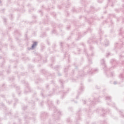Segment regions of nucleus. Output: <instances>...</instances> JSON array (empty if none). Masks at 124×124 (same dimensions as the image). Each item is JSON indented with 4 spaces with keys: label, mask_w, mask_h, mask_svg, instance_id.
<instances>
[{
    "label": "nucleus",
    "mask_w": 124,
    "mask_h": 124,
    "mask_svg": "<svg viewBox=\"0 0 124 124\" xmlns=\"http://www.w3.org/2000/svg\"><path fill=\"white\" fill-rule=\"evenodd\" d=\"M101 64H102V65L104 66L105 68H103L104 69H106V65L105 64V61H104V59L101 60ZM105 71H106L105 70Z\"/></svg>",
    "instance_id": "obj_1"
},
{
    "label": "nucleus",
    "mask_w": 124,
    "mask_h": 124,
    "mask_svg": "<svg viewBox=\"0 0 124 124\" xmlns=\"http://www.w3.org/2000/svg\"><path fill=\"white\" fill-rule=\"evenodd\" d=\"M36 45H37V42H34L33 43V44H32V46H31V48H32V49H33V48H34V47H35V46H36Z\"/></svg>",
    "instance_id": "obj_2"
},
{
    "label": "nucleus",
    "mask_w": 124,
    "mask_h": 124,
    "mask_svg": "<svg viewBox=\"0 0 124 124\" xmlns=\"http://www.w3.org/2000/svg\"><path fill=\"white\" fill-rule=\"evenodd\" d=\"M121 44H122V43H120L119 44H116V45H115V47L116 48H120L119 45H121Z\"/></svg>",
    "instance_id": "obj_3"
},
{
    "label": "nucleus",
    "mask_w": 124,
    "mask_h": 124,
    "mask_svg": "<svg viewBox=\"0 0 124 124\" xmlns=\"http://www.w3.org/2000/svg\"><path fill=\"white\" fill-rule=\"evenodd\" d=\"M105 41V42H108V44H105V46L107 47V46H108V45H109V41L107 40H106Z\"/></svg>",
    "instance_id": "obj_4"
},
{
    "label": "nucleus",
    "mask_w": 124,
    "mask_h": 124,
    "mask_svg": "<svg viewBox=\"0 0 124 124\" xmlns=\"http://www.w3.org/2000/svg\"><path fill=\"white\" fill-rule=\"evenodd\" d=\"M119 77L120 78H121L122 80H123V77H124V76H123V74H121Z\"/></svg>",
    "instance_id": "obj_5"
},
{
    "label": "nucleus",
    "mask_w": 124,
    "mask_h": 124,
    "mask_svg": "<svg viewBox=\"0 0 124 124\" xmlns=\"http://www.w3.org/2000/svg\"><path fill=\"white\" fill-rule=\"evenodd\" d=\"M106 99L107 100H108V99H109V100H110V99H111V97H106Z\"/></svg>",
    "instance_id": "obj_6"
},
{
    "label": "nucleus",
    "mask_w": 124,
    "mask_h": 124,
    "mask_svg": "<svg viewBox=\"0 0 124 124\" xmlns=\"http://www.w3.org/2000/svg\"><path fill=\"white\" fill-rule=\"evenodd\" d=\"M115 62V61H114V60H111L110 61L111 63H112V62Z\"/></svg>",
    "instance_id": "obj_7"
},
{
    "label": "nucleus",
    "mask_w": 124,
    "mask_h": 124,
    "mask_svg": "<svg viewBox=\"0 0 124 124\" xmlns=\"http://www.w3.org/2000/svg\"><path fill=\"white\" fill-rule=\"evenodd\" d=\"M83 89H84V87H82L80 88V91H83Z\"/></svg>",
    "instance_id": "obj_8"
},
{
    "label": "nucleus",
    "mask_w": 124,
    "mask_h": 124,
    "mask_svg": "<svg viewBox=\"0 0 124 124\" xmlns=\"http://www.w3.org/2000/svg\"><path fill=\"white\" fill-rule=\"evenodd\" d=\"M113 84H114V85H117V82H116V81H114V83H113Z\"/></svg>",
    "instance_id": "obj_9"
},
{
    "label": "nucleus",
    "mask_w": 124,
    "mask_h": 124,
    "mask_svg": "<svg viewBox=\"0 0 124 124\" xmlns=\"http://www.w3.org/2000/svg\"><path fill=\"white\" fill-rule=\"evenodd\" d=\"M90 49H91V50H93V47L91 46Z\"/></svg>",
    "instance_id": "obj_10"
},
{
    "label": "nucleus",
    "mask_w": 124,
    "mask_h": 124,
    "mask_svg": "<svg viewBox=\"0 0 124 124\" xmlns=\"http://www.w3.org/2000/svg\"><path fill=\"white\" fill-rule=\"evenodd\" d=\"M108 55H110V54H109V53H108V55H106V57H108Z\"/></svg>",
    "instance_id": "obj_11"
},
{
    "label": "nucleus",
    "mask_w": 124,
    "mask_h": 124,
    "mask_svg": "<svg viewBox=\"0 0 124 124\" xmlns=\"http://www.w3.org/2000/svg\"><path fill=\"white\" fill-rule=\"evenodd\" d=\"M4 22H6V19L5 18L4 19Z\"/></svg>",
    "instance_id": "obj_12"
},
{
    "label": "nucleus",
    "mask_w": 124,
    "mask_h": 124,
    "mask_svg": "<svg viewBox=\"0 0 124 124\" xmlns=\"http://www.w3.org/2000/svg\"><path fill=\"white\" fill-rule=\"evenodd\" d=\"M94 71H97V69H95Z\"/></svg>",
    "instance_id": "obj_13"
},
{
    "label": "nucleus",
    "mask_w": 124,
    "mask_h": 124,
    "mask_svg": "<svg viewBox=\"0 0 124 124\" xmlns=\"http://www.w3.org/2000/svg\"><path fill=\"white\" fill-rule=\"evenodd\" d=\"M90 74H93V73H91V72H89Z\"/></svg>",
    "instance_id": "obj_14"
},
{
    "label": "nucleus",
    "mask_w": 124,
    "mask_h": 124,
    "mask_svg": "<svg viewBox=\"0 0 124 124\" xmlns=\"http://www.w3.org/2000/svg\"><path fill=\"white\" fill-rule=\"evenodd\" d=\"M89 62H91V61L90 60H89Z\"/></svg>",
    "instance_id": "obj_15"
},
{
    "label": "nucleus",
    "mask_w": 124,
    "mask_h": 124,
    "mask_svg": "<svg viewBox=\"0 0 124 124\" xmlns=\"http://www.w3.org/2000/svg\"><path fill=\"white\" fill-rule=\"evenodd\" d=\"M58 103H59V101H57V104H58Z\"/></svg>",
    "instance_id": "obj_16"
},
{
    "label": "nucleus",
    "mask_w": 124,
    "mask_h": 124,
    "mask_svg": "<svg viewBox=\"0 0 124 124\" xmlns=\"http://www.w3.org/2000/svg\"><path fill=\"white\" fill-rule=\"evenodd\" d=\"M84 104H86V101L84 102Z\"/></svg>",
    "instance_id": "obj_17"
},
{
    "label": "nucleus",
    "mask_w": 124,
    "mask_h": 124,
    "mask_svg": "<svg viewBox=\"0 0 124 124\" xmlns=\"http://www.w3.org/2000/svg\"><path fill=\"white\" fill-rule=\"evenodd\" d=\"M0 3H1V1H0Z\"/></svg>",
    "instance_id": "obj_18"
},
{
    "label": "nucleus",
    "mask_w": 124,
    "mask_h": 124,
    "mask_svg": "<svg viewBox=\"0 0 124 124\" xmlns=\"http://www.w3.org/2000/svg\"><path fill=\"white\" fill-rule=\"evenodd\" d=\"M120 113H123V112L120 111Z\"/></svg>",
    "instance_id": "obj_19"
},
{
    "label": "nucleus",
    "mask_w": 124,
    "mask_h": 124,
    "mask_svg": "<svg viewBox=\"0 0 124 124\" xmlns=\"http://www.w3.org/2000/svg\"><path fill=\"white\" fill-rule=\"evenodd\" d=\"M123 117L124 118V115H123Z\"/></svg>",
    "instance_id": "obj_20"
}]
</instances>
